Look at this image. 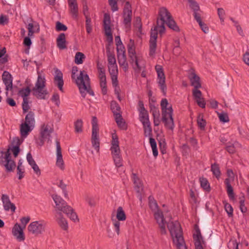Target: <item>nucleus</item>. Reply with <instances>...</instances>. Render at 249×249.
<instances>
[{"mask_svg":"<svg viewBox=\"0 0 249 249\" xmlns=\"http://www.w3.org/2000/svg\"><path fill=\"white\" fill-rule=\"evenodd\" d=\"M52 198L55 204V217L59 226L64 230L68 228L67 220L63 217L62 212L65 213L71 220L74 222H78L79 219L73 209L67 204L60 196L53 195Z\"/></svg>","mask_w":249,"mask_h":249,"instance_id":"f257e3e1","label":"nucleus"},{"mask_svg":"<svg viewBox=\"0 0 249 249\" xmlns=\"http://www.w3.org/2000/svg\"><path fill=\"white\" fill-rule=\"evenodd\" d=\"M78 68L73 66L72 68L71 78L74 79L78 87L80 92L83 98H85L87 93L91 95H94L93 91L90 86V79L88 75L84 71H80V74L75 78V74L78 72Z\"/></svg>","mask_w":249,"mask_h":249,"instance_id":"f03ea898","label":"nucleus"},{"mask_svg":"<svg viewBox=\"0 0 249 249\" xmlns=\"http://www.w3.org/2000/svg\"><path fill=\"white\" fill-rule=\"evenodd\" d=\"M157 23L158 27L160 28V34L162 35L165 31L164 24L173 30L178 32L179 27L173 19L171 14L165 7H161L159 9V18L157 19Z\"/></svg>","mask_w":249,"mask_h":249,"instance_id":"7ed1b4c3","label":"nucleus"},{"mask_svg":"<svg viewBox=\"0 0 249 249\" xmlns=\"http://www.w3.org/2000/svg\"><path fill=\"white\" fill-rule=\"evenodd\" d=\"M166 224L172 237L173 242L177 248L178 249H187L179 223L177 221L175 222L170 221L167 223L165 221V225Z\"/></svg>","mask_w":249,"mask_h":249,"instance_id":"20e7f679","label":"nucleus"},{"mask_svg":"<svg viewBox=\"0 0 249 249\" xmlns=\"http://www.w3.org/2000/svg\"><path fill=\"white\" fill-rule=\"evenodd\" d=\"M168 102L166 99H163L160 103L162 111V121L165 127L172 131L173 130L175 124L173 118V109L171 106L167 107Z\"/></svg>","mask_w":249,"mask_h":249,"instance_id":"39448f33","label":"nucleus"},{"mask_svg":"<svg viewBox=\"0 0 249 249\" xmlns=\"http://www.w3.org/2000/svg\"><path fill=\"white\" fill-rule=\"evenodd\" d=\"M148 199L149 207L153 212L154 218L159 225L160 232L161 234H164L166 233V231L163 213L160 210L157 203L153 197L149 196Z\"/></svg>","mask_w":249,"mask_h":249,"instance_id":"423d86ee","label":"nucleus"},{"mask_svg":"<svg viewBox=\"0 0 249 249\" xmlns=\"http://www.w3.org/2000/svg\"><path fill=\"white\" fill-rule=\"evenodd\" d=\"M33 95L39 99H45L48 92L45 87V79L41 74L38 75L37 81L32 89Z\"/></svg>","mask_w":249,"mask_h":249,"instance_id":"0eeeda50","label":"nucleus"},{"mask_svg":"<svg viewBox=\"0 0 249 249\" xmlns=\"http://www.w3.org/2000/svg\"><path fill=\"white\" fill-rule=\"evenodd\" d=\"M10 149H8L5 152H1L0 157V164L3 166L6 171L11 172L16 168L15 161L11 159Z\"/></svg>","mask_w":249,"mask_h":249,"instance_id":"6e6552de","label":"nucleus"},{"mask_svg":"<svg viewBox=\"0 0 249 249\" xmlns=\"http://www.w3.org/2000/svg\"><path fill=\"white\" fill-rule=\"evenodd\" d=\"M53 129L52 126L48 124H43L40 130V138L36 140V143L40 146L43 145L45 141H49L51 134L53 132Z\"/></svg>","mask_w":249,"mask_h":249,"instance_id":"1a4fd4ad","label":"nucleus"},{"mask_svg":"<svg viewBox=\"0 0 249 249\" xmlns=\"http://www.w3.org/2000/svg\"><path fill=\"white\" fill-rule=\"evenodd\" d=\"M46 223L43 221L31 222L28 226V231L35 236L42 234L45 231Z\"/></svg>","mask_w":249,"mask_h":249,"instance_id":"9d476101","label":"nucleus"},{"mask_svg":"<svg viewBox=\"0 0 249 249\" xmlns=\"http://www.w3.org/2000/svg\"><path fill=\"white\" fill-rule=\"evenodd\" d=\"M129 57L130 58L131 63H134L138 70H140L141 68L139 65L141 60L136 55L135 46L134 41L130 39L127 46Z\"/></svg>","mask_w":249,"mask_h":249,"instance_id":"9b49d317","label":"nucleus"},{"mask_svg":"<svg viewBox=\"0 0 249 249\" xmlns=\"http://www.w3.org/2000/svg\"><path fill=\"white\" fill-rule=\"evenodd\" d=\"M155 70L158 75V83L162 92L165 94L167 90V87L165 84V76L163 68L160 65H157L155 66Z\"/></svg>","mask_w":249,"mask_h":249,"instance_id":"f8f14e48","label":"nucleus"},{"mask_svg":"<svg viewBox=\"0 0 249 249\" xmlns=\"http://www.w3.org/2000/svg\"><path fill=\"white\" fill-rule=\"evenodd\" d=\"M116 217L118 221L115 220L113 222V225L114 226L115 231L118 235L120 233V222L119 221H124L126 219V215L125 213L121 207H119L117 209Z\"/></svg>","mask_w":249,"mask_h":249,"instance_id":"ddd939ff","label":"nucleus"},{"mask_svg":"<svg viewBox=\"0 0 249 249\" xmlns=\"http://www.w3.org/2000/svg\"><path fill=\"white\" fill-rule=\"evenodd\" d=\"M1 200L2 202L3 209L5 211H11L14 213L16 211V207L15 205L12 203L9 196L6 194H2L1 197Z\"/></svg>","mask_w":249,"mask_h":249,"instance_id":"4468645a","label":"nucleus"},{"mask_svg":"<svg viewBox=\"0 0 249 249\" xmlns=\"http://www.w3.org/2000/svg\"><path fill=\"white\" fill-rule=\"evenodd\" d=\"M132 11L131 5L128 2H126L124 9V23L126 28L130 27L131 21Z\"/></svg>","mask_w":249,"mask_h":249,"instance_id":"2eb2a0df","label":"nucleus"},{"mask_svg":"<svg viewBox=\"0 0 249 249\" xmlns=\"http://www.w3.org/2000/svg\"><path fill=\"white\" fill-rule=\"evenodd\" d=\"M104 27L106 35L107 36L108 39L112 41L113 40V36L110 28V18L109 15L107 14H104Z\"/></svg>","mask_w":249,"mask_h":249,"instance_id":"dca6fc26","label":"nucleus"},{"mask_svg":"<svg viewBox=\"0 0 249 249\" xmlns=\"http://www.w3.org/2000/svg\"><path fill=\"white\" fill-rule=\"evenodd\" d=\"M24 228L18 224L16 223L12 229V233L19 242L23 241L25 240V236L23 232Z\"/></svg>","mask_w":249,"mask_h":249,"instance_id":"f3484780","label":"nucleus"},{"mask_svg":"<svg viewBox=\"0 0 249 249\" xmlns=\"http://www.w3.org/2000/svg\"><path fill=\"white\" fill-rule=\"evenodd\" d=\"M69 12L72 18H77L78 16V6L76 0H68Z\"/></svg>","mask_w":249,"mask_h":249,"instance_id":"a211bd4d","label":"nucleus"},{"mask_svg":"<svg viewBox=\"0 0 249 249\" xmlns=\"http://www.w3.org/2000/svg\"><path fill=\"white\" fill-rule=\"evenodd\" d=\"M56 165L60 169H64V161L62 158L61 148L59 142L58 140L56 141Z\"/></svg>","mask_w":249,"mask_h":249,"instance_id":"6ab92c4d","label":"nucleus"},{"mask_svg":"<svg viewBox=\"0 0 249 249\" xmlns=\"http://www.w3.org/2000/svg\"><path fill=\"white\" fill-rule=\"evenodd\" d=\"M110 148L112 156L120 155V149L119 145V141L116 135H113Z\"/></svg>","mask_w":249,"mask_h":249,"instance_id":"aec40b11","label":"nucleus"},{"mask_svg":"<svg viewBox=\"0 0 249 249\" xmlns=\"http://www.w3.org/2000/svg\"><path fill=\"white\" fill-rule=\"evenodd\" d=\"M2 80L6 86L5 89L8 91L11 90L13 88L12 78L10 73L7 71H4L2 75Z\"/></svg>","mask_w":249,"mask_h":249,"instance_id":"412c9836","label":"nucleus"},{"mask_svg":"<svg viewBox=\"0 0 249 249\" xmlns=\"http://www.w3.org/2000/svg\"><path fill=\"white\" fill-rule=\"evenodd\" d=\"M54 83L57 86L59 89L63 92V86L64 85V81L63 80V74L61 71L57 70L55 71V75L54 78Z\"/></svg>","mask_w":249,"mask_h":249,"instance_id":"4be33fe9","label":"nucleus"},{"mask_svg":"<svg viewBox=\"0 0 249 249\" xmlns=\"http://www.w3.org/2000/svg\"><path fill=\"white\" fill-rule=\"evenodd\" d=\"M188 78L191 82V86L194 87V89H199L201 88V85L200 83V78L194 72H190Z\"/></svg>","mask_w":249,"mask_h":249,"instance_id":"5701e85b","label":"nucleus"},{"mask_svg":"<svg viewBox=\"0 0 249 249\" xmlns=\"http://www.w3.org/2000/svg\"><path fill=\"white\" fill-rule=\"evenodd\" d=\"M57 47L60 50H64L67 48V42L66 36L64 33H61L56 39Z\"/></svg>","mask_w":249,"mask_h":249,"instance_id":"b1692460","label":"nucleus"},{"mask_svg":"<svg viewBox=\"0 0 249 249\" xmlns=\"http://www.w3.org/2000/svg\"><path fill=\"white\" fill-rule=\"evenodd\" d=\"M28 30V36H32L35 33H38L39 31V26L36 23H30L27 25Z\"/></svg>","mask_w":249,"mask_h":249,"instance_id":"393cba45","label":"nucleus"},{"mask_svg":"<svg viewBox=\"0 0 249 249\" xmlns=\"http://www.w3.org/2000/svg\"><path fill=\"white\" fill-rule=\"evenodd\" d=\"M194 239L195 240L196 249H203L201 245L202 237L199 231H197L196 234L194 235Z\"/></svg>","mask_w":249,"mask_h":249,"instance_id":"a878e982","label":"nucleus"},{"mask_svg":"<svg viewBox=\"0 0 249 249\" xmlns=\"http://www.w3.org/2000/svg\"><path fill=\"white\" fill-rule=\"evenodd\" d=\"M21 142L18 138H15L13 139V144L14 145L11 148V150L15 157H17L19 152V145Z\"/></svg>","mask_w":249,"mask_h":249,"instance_id":"bb28decb","label":"nucleus"},{"mask_svg":"<svg viewBox=\"0 0 249 249\" xmlns=\"http://www.w3.org/2000/svg\"><path fill=\"white\" fill-rule=\"evenodd\" d=\"M33 127L25 123L22 124L20 125V131L22 137H26L29 132L31 131Z\"/></svg>","mask_w":249,"mask_h":249,"instance_id":"cd10ccee","label":"nucleus"},{"mask_svg":"<svg viewBox=\"0 0 249 249\" xmlns=\"http://www.w3.org/2000/svg\"><path fill=\"white\" fill-rule=\"evenodd\" d=\"M98 132L94 133L92 132V139L91 142L92 146L97 150V152L99 151L100 142L98 138Z\"/></svg>","mask_w":249,"mask_h":249,"instance_id":"c85d7f7f","label":"nucleus"},{"mask_svg":"<svg viewBox=\"0 0 249 249\" xmlns=\"http://www.w3.org/2000/svg\"><path fill=\"white\" fill-rule=\"evenodd\" d=\"M24 123L34 127L35 121L34 118V113L30 111L26 116Z\"/></svg>","mask_w":249,"mask_h":249,"instance_id":"c756f323","label":"nucleus"},{"mask_svg":"<svg viewBox=\"0 0 249 249\" xmlns=\"http://www.w3.org/2000/svg\"><path fill=\"white\" fill-rule=\"evenodd\" d=\"M110 107L114 116H117L118 114H121L120 107L116 101L111 102Z\"/></svg>","mask_w":249,"mask_h":249,"instance_id":"7c9ffc66","label":"nucleus"},{"mask_svg":"<svg viewBox=\"0 0 249 249\" xmlns=\"http://www.w3.org/2000/svg\"><path fill=\"white\" fill-rule=\"evenodd\" d=\"M115 121L118 126L122 129H125L126 128L125 123L123 121L121 114H118L117 116H115Z\"/></svg>","mask_w":249,"mask_h":249,"instance_id":"2f4dec72","label":"nucleus"},{"mask_svg":"<svg viewBox=\"0 0 249 249\" xmlns=\"http://www.w3.org/2000/svg\"><path fill=\"white\" fill-rule=\"evenodd\" d=\"M144 131V135L146 137L151 136L152 135V128L150 121L142 123Z\"/></svg>","mask_w":249,"mask_h":249,"instance_id":"473e14b6","label":"nucleus"},{"mask_svg":"<svg viewBox=\"0 0 249 249\" xmlns=\"http://www.w3.org/2000/svg\"><path fill=\"white\" fill-rule=\"evenodd\" d=\"M31 92H32V90H31L29 87H27L19 90L18 94L23 98V100H24L25 99H28L27 96L30 94Z\"/></svg>","mask_w":249,"mask_h":249,"instance_id":"72a5a7b5","label":"nucleus"},{"mask_svg":"<svg viewBox=\"0 0 249 249\" xmlns=\"http://www.w3.org/2000/svg\"><path fill=\"white\" fill-rule=\"evenodd\" d=\"M211 171L214 176L217 178H219L221 175V172L219 165L216 163H214L211 165Z\"/></svg>","mask_w":249,"mask_h":249,"instance_id":"f704fd0d","label":"nucleus"},{"mask_svg":"<svg viewBox=\"0 0 249 249\" xmlns=\"http://www.w3.org/2000/svg\"><path fill=\"white\" fill-rule=\"evenodd\" d=\"M157 41L149 40V55L153 56L156 53Z\"/></svg>","mask_w":249,"mask_h":249,"instance_id":"c9c22d12","label":"nucleus"},{"mask_svg":"<svg viewBox=\"0 0 249 249\" xmlns=\"http://www.w3.org/2000/svg\"><path fill=\"white\" fill-rule=\"evenodd\" d=\"M100 85L101 88L102 93L105 95L107 93V83H106V77L105 78H100Z\"/></svg>","mask_w":249,"mask_h":249,"instance_id":"e433bc0d","label":"nucleus"},{"mask_svg":"<svg viewBox=\"0 0 249 249\" xmlns=\"http://www.w3.org/2000/svg\"><path fill=\"white\" fill-rule=\"evenodd\" d=\"M83 121L81 119L77 120L74 123V129L76 133H81L83 131Z\"/></svg>","mask_w":249,"mask_h":249,"instance_id":"4c0bfd02","label":"nucleus"},{"mask_svg":"<svg viewBox=\"0 0 249 249\" xmlns=\"http://www.w3.org/2000/svg\"><path fill=\"white\" fill-rule=\"evenodd\" d=\"M158 32L160 33V28L158 27V25L157 24L154 29H151L150 40L157 41Z\"/></svg>","mask_w":249,"mask_h":249,"instance_id":"58836bf2","label":"nucleus"},{"mask_svg":"<svg viewBox=\"0 0 249 249\" xmlns=\"http://www.w3.org/2000/svg\"><path fill=\"white\" fill-rule=\"evenodd\" d=\"M188 2L189 3V6L191 8V9L193 11V12L199 11L200 8L198 4V3L194 0H188Z\"/></svg>","mask_w":249,"mask_h":249,"instance_id":"ea45409f","label":"nucleus"},{"mask_svg":"<svg viewBox=\"0 0 249 249\" xmlns=\"http://www.w3.org/2000/svg\"><path fill=\"white\" fill-rule=\"evenodd\" d=\"M140 120L142 123L149 121V117L147 111L145 110L140 112Z\"/></svg>","mask_w":249,"mask_h":249,"instance_id":"a19ab883","label":"nucleus"},{"mask_svg":"<svg viewBox=\"0 0 249 249\" xmlns=\"http://www.w3.org/2000/svg\"><path fill=\"white\" fill-rule=\"evenodd\" d=\"M201 186L205 190H210V185L206 178H200L199 179Z\"/></svg>","mask_w":249,"mask_h":249,"instance_id":"79ce46f5","label":"nucleus"},{"mask_svg":"<svg viewBox=\"0 0 249 249\" xmlns=\"http://www.w3.org/2000/svg\"><path fill=\"white\" fill-rule=\"evenodd\" d=\"M85 58L84 54L81 52L76 53L75 56V63L77 64H81L83 63V59Z\"/></svg>","mask_w":249,"mask_h":249,"instance_id":"37998d69","label":"nucleus"},{"mask_svg":"<svg viewBox=\"0 0 249 249\" xmlns=\"http://www.w3.org/2000/svg\"><path fill=\"white\" fill-rule=\"evenodd\" d=\"M115 164L117 167H120L123 165V160L120 155L112 156Z\"/></svg>","mask_w":249,"mask_h":249,"instance_id":"c03bdc74","label":"nucleus"},{"mask_svg":"<svg viewBox=\"0 0 249 249\" xmlns=\"http://www.w3.org/2000/svg\"><path fill=\"white\" fill-rule=\"evenodd\" d=\"M84 14L86 16V31L88 34H89L91 33L92 31V26L91 25V19L89 18L86 15L85 13L84 12Z\"/></svg>","mask_w":249,"mask_h":249,"instance_id":"a18cd8bd","label":"nucleus"},{"mask_svg":"<svg viewBox=\"0 0 249 249\" xmlns=\"http://www.w3.org/2000/svg\"><path fill=\"white\" fill-rule=\"evenodd\" d=\"M99 129L97 124V119L96 117H93L92 119V132L96 133L98 132Z\"/></svg>","mask_w":249,"mask_h":249,"instance_id":"49530a36","label":"nucleus"},{"mask_svg":"<svg viewBox=\"0 0 249 249\" xmlns=\"http://www.w3.org/2000/svg\"><path fill=\"white\" fill-rule=\"evenodd\" d=\"M239 144L237 142L227 145L226 147L227 151L230 154H233L235 152V147L237 146Z\"/></svg>","mask_w":249,"mask_h":249,"instance_id":"de8ad7c7","label":"nucleus"},{"mask_svg":"<svg viewBox=\"0 0 249 249\" xmlns=\"http://www.w3.org/2000/svg\"><path fill=\"white\" fill-rule=\"evenodd\" d=\"M132 178L135 187H137L138 189H140L142 186V184L139 178L134 173L132 174Z\"/></svg>","mask_w":249,"mask_h":249,"instance_id":"09e8293b","label":"nucleus"},{"mask_svg":"<svg viewBox=\"0 0 249 249\" xmlns=\"http://www.w3.org/2000/svg\"><path fill=\"white\" fill-rule=\"evenodd\" d=\"M57 186L62 190L64 196L67 197L68 195L66 190V184H65L62 180H60L57 183Z\"/></svg>","mask_w":249,"mask_h":249,"instance_id":"8fccbe9b","label":"nucleus"},{"mask_svg":"<svg viewBox=\"0 0 249 249\" xmlns=\"http://www.w3.org/2000/svg\"><path fill=\"white\" fill-rule=\"evenodd\" d=\"M197 124L201 129L204 130L206 126V122L203 119L202 115H199L197 117Z\"/></svg>","mask_w":249,"mask_h":249,"instance_id":"3c124183","label":"nucleus"},{"mask_svg":"<svg viewBox=\"0 0 249 249\" xmlns=\"http://www.w3.org/2000/svg\"><path fill=\"white\" fill-rule=\"evenodd\" d=\"M218 115L220 121L223 123L229 122L230 120L228 115L226 113H218Z\"/></svg>","mask_w":249,"mask_h":249,"instance_id":"603ef678","label":"nucleus"},{"mask_svg":"<svg viewBox=\"0 0 249 249\" xmlns=\"http://www.w3.org/2000/svg\"><path fill=\"white\" fill-rule=\"evenodd\" d=\"M85 199L90 207H93L95 205L96 202L93 197L89 195H86L85 197Z\"/></svg>","mask_w":249,"mask_h":249,"instance_id":"864d4df0","label":"nucleus"},{"mask_svg":"<svg viewBox=\"0 0 249 249\" xmlns=\"http://www.w3.org/2000/svg\"><path fill=\"white\" fill-rule=\"evenodd\" d=\"M107 61L108 65L116 64V61L114 55L110 53L109 52L107 54Z\"/></svg>","mask_w":249,"mask_h":249,"instance_id":"5fc2aeb1","label":"nucleus"},{"mask_svg":"<svg viewBox=\"0 0 249 249\" xmlns=\"http://www.w3.org/2000/svg\"><path fill=\"white\" fill-rule=\"evenodd\" d=\"M108 71L110 75H117L118 68L116 64L108 65Z\"/></svg>","mask_w":249,"mask_h":249,"instance_id":"6e6d98bb","label":"nucleus"},{"mask_svg":"<svg viewBox=\"0 0 249 249\" xmlns=\"http://www.w3.org/2000/svg\"><path fill=\"white\" fill-rule=\"evenodd\" d=\"M225 209L227 212L229 217H231L233 215V209L231 205L228 203L225 204Z\"/></svg>","mask_w":249,"mask_h":249,"instance_id":"4d7b16f0","label":"nucleus"},{"mask_svg":"<svg viewBox=\"0 0 249 249\" xmlns=\"http://www.w3.org/2000/svg\"><path fill=\"white\" fill-rule=\"evenodd\" d=\"M56 30L57 31H65L67 30V27L60 22L57 21L56 23Z\"/></svg>","mask_w":249,"mask_h":249,"instance_id":"13d9d810","label":"nucleus"},{"mask_svg":"<svg viewBox=\"0 0 249 249\" xmlns=\"http://www.w3.org/2000/svg\"><path fill=\"white\" fill-rule=\"evenodd\" d=\"M193 95L196 100L202 98V93L198 89H194L193 90Z\"/></svg>","mask_w":249,"mask_h":249,"instance_id":"bf43d9fd","label":"nucleus"},{"mask_svg":"<svg viewBox=\"0 0 249 249\" xmlns=\"http://www.w3.org/2000/svg\"><path fill=\"white\" fill-rule=\"evenodd\" d=\"M227 192L230 199H233L234 198V194L232 187L231 186H227Z\"/></svg>","mask_w":249,"mask_h":249,"instance_id":"052dcab7","label":"nucleus"},{"mask_svg":"<svg viewBox=\"0 0 249 249\" xmlns=\"http://www.w3.org/2000/svg\"><path fill=\"white\" fill-rule=\"evenodd\" d=\"M22 109L24 112H26L29 109V106L28 105V99H25L23 100L22 103Z\"/></svg>","mask_w":249,"mask_h":249,"instance_id":"680f3d73","label":"nucleus"},{"mask_svg":"<svg viewBox=\"0 0 249 249\" xmlns=\"http://www.w3.org/2000/svg\"><path fill=\"white\" fill-rule=\"evenodd\" d=\"M24 167H17V174L18 175V179H21L24 177Z\"/></svg>","mask_w":249,"mask_h":249,"instance_id":"e2e57ef3","label":"nucleus"},{"mask_svg":"<svg viewBox=\"0 0 249 249\" xmlns=\"http://www.w3.org/2000/svg\"><path fill=\"white\" fill-rule=\"evenodd\" d=\"M230 249H239L238 244L236 240H232L230 242L229 244Z\"/></svg>","mask_w":249,"mask_h":249,"instance_id":"0e129e2a","label":"nucleus"},{"mask_svg":"<svg viewBox=\"0 0 249 249\" xmlns=\"http://www.w3.org/2000/svg\"><path fill=\"white\" fill-rule=\"evenodd\" d=\"M109 3L111 6L112 10L113 11H116L118 10V8L116 0H109Z\"/></svg>","mask_w":249,"mask_h":249,"instance_id":"69168bd1","label":"nucleus"},{"mask_svg":"<svg viewBox=\"0 0 249 249\" xmlns=\"http://www.w3.org/2000/svg\"><path fill=\"white\" fill-rule=\"evenodd\" d=\"M174 49L173 50L174 53L175 54H178V51L179 50V41L177 39L174 41Z\"/></svg>","mask_w":249,"mask_h":249,"instance_id":"338daca9","label":"nucleus"},{"mask_svg":"<svg viewBox=\"0 0 249 249\" xmlns=\"http://www.w3.org/2000/svg\"><path fill=\"white\" fill-rule=\"evenodd\" d=\"M201 12H202L201 11H200V12L196 11V12H194V14H193L195 19L196 20V21L198 22V23H199L200 22L202 21L201 19Z\"/></svg>","mask_w":249,"mask_h":249,"instance_id":"774afa93","label":"nucleus"}]
</instances>
